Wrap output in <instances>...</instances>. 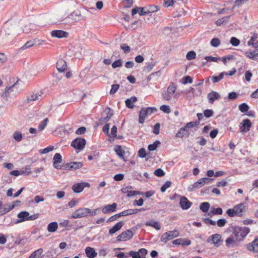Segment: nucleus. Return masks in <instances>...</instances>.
<instances>
[{"mask_svg": "<svg viewBox=\"0 0 258 258\" xmlns=\"http://www.w3.org/2000/svg\"><path fill=\"white\" fill-rule=\"evenodd\" d=\"M154 173L156 176L158 177L163 176L165 174V172H164V171L160 168H158L156 170H155Z\"/></svg>", "mask_w": 258, "mask_h": 258, "instance_id": "nucleus-57", "label": "nucleus"}, {"mask_svg": "<svg viewBox=\"0 0 258 258\" xmlns=\"http://www.w3.org/2000/svg\"><path fill=\"white\" fill-rule=\"evenodd\" d=\"M160 109L166 113H169L171 112L170 108L168 105H163L160 107Z\"/></svg>", "mask_w": 258, "mask_h": 258, "instance_id": "nucleus-52", "label": "nucleus"}, {"mask_svg": "<svg viewBox=\"0 0 258 258\" xmlns=\"http://www.w3.org/2000/svg\"><path fill=\"white\" fill-rule=\"evenodd\" d=\"M186 132H187V130L186 127H185V126L183 127H181L176 133L175 137L176 138H182L185 134Z\"/></svg>", "mask_w": 258, "mask_h": 258, "instance_id": "nucleus-41", "label": "nucleus"}, {"mask_svg": "<svg viewBox=\"0 0 258 258\" xmlns=\"http://www.w3.org/2000/svg\"><path fill=\"white\" fill-rule=\"evenodd\" d=\"M90 184L88 182H81L75 184L72 186V189L75 193H80L85 187H89Z\"/></svg>", "mask_w": 258, "mask_h": 258, "instance_id": "nucleus-12", "label": "nucleus"}, {"mask_svg": "<svg viewBox=\"0 0 258 258\" xmlns=\"http://www.w3.org/2000/svg\"><path fill=\"white\" fill-rule=\"evenodd\" d=\"M86 142L84 138H77L72 141L71 146L76 149L82 150L84 148Z\"/></svg>", "mask_w": 258, "mask_h": 258, "instance_id": "nucleus-10", "label": "nucleus"}, {"mask_svg": "<svg viewBox=\"0 0 258 258\" xmlns=\"http://www.w3.org/2000/svg\"><path fill=\"white\" fill-rule=\"evenodd\" d=\"M58 228V224L56 222H52L50 223L47 226V231L49 232H54Z\"/></svg>", "mask_w": 258, "mask_h": 258, "instance_id": "nucleus-32", "label": "nucleus"}, {"mask_svg": "<svg viewBox=\"0 0 258 258\" xmlns=\"http://www.w3.org/2000/svg\"><path fill=\"white\" fill-rule=\"evenodd\" d=\"M16 84H14L11 86L7 87L1 96L5 99L8 100V97L10 96V93L13 91V88L15 87Z\"/></svg>", "mask_w": 258, "mask_h": 258, "instance_id": "nucleus-25", "label": "nucleus"}, {"mask_svg": "<svg viewBox=\"0 0 258 258\" xmlns=\"http://www.w3.org/2000/svg\"><path fill=\"white\" fill-rule=\"evenodd\" d=\"M120 48L122 50H123L125 53H128V52H130L131 50L130 47L125 43L121 44L120 46Z\"/></svg>", "mask_w": 258, "mask_h": 258, "instance_id": "nucleus-60", "label": "nucleus"}, {"mask_svg": "<svg viewBox=\"0 0 258 258\" xmlns=\"http://www.w3.org/2000/svg\"><path fill=\"white\" fill-rule=\"evenodd\" d=\"M245 56L251 59L256 60L258 56V49H256L252 51H247L245 52Z\"/></svg>", "mask_w": 258, "mask_h": 258, "instance_id": "nucleus-28", "label": "nucleus"}, {"mask_svg": "<svg viewBox=\"0 0 258 258\" xmlns=\"http://www.w3.org/2000/svg\"><path fill=\"white\" fill-rule=\"evenodd\" d=\"M212 213L214 215H221L223 213V210L221 208H217L215 209H213L211 211Z\"/></svg>", "mask_w": 258, "mask_h": 258, "instance_id": "nucleus-62", "label": "nucleus"}, {"mask_svg": "<svg viewBox=\"0 0 258 258\" xmlns=\"http://www.w3.org/2000/svg\"><path fill=\"white\" fill-rule=\"evenodd\" d=\"M43 249L39 248L35 251H34L31 255L29 256L28 258H39L40 257L41 254L43 252Z\"/></svg>", "mask_w": 258, "mask_h": 258, "instance_id": "nucleus-36", "label": "nucleus"}, {"mask_svg": "<svg viewBox=\"0 0 258 258\" xmlns=\"http://www.w3.org/2000/svg\"><path fill=\"white\" fill-rule=\"evenodd\" d=\"M212 180V179L204 177L199 179L194 184L189 185L188 187V190L190 191H194L196 189L200 188L204 186L206 183H208Z\"/></svg>", "mask_w": 258, "mask_h": 258, "instance_id": "nucleus-5", "label": "nucleus"}, {"mask_svg": "<svg viewBox=\"0 0 258 258\" xmlns=\"http://www.w3.org/2000/svg\"><path fill=\"white\" fill-rule=\"evenodd\" d=\"M221 237V235L220 234H213L208 238L207 242L209 243H211L214 244L216 246L218 247L220 246L222 241Z\"/></svg>", "mask_w": 258, "mask_h": 258, "instance_id": "nucleus-11", "label": "nucleus"}, {"mask_svg": "<svg viewBox=\"0 0 258 258\" xmlns=\"http://www.w3.org/2000/svg\"><path fill=\"white\" fill-rule=\"evenodd\" d=\"M245 205L243 203H240L234 207V210L237 216H241L245 212Z\"/></svg>", "mask_w": 258, "mask_h": 258, "instance_id": "nucleus-24", "label": "nucleus"}, {"mask_svg": "<svg viewBox=\"0 0 258 258\" xmlns=\"http://www.w3.org/2000/svg\"><path fill=\"white\" fill-rule=\"evenodd\" d=\"M48 121V119L47 118H46L45 119H44L41 122V123L39 125L38 130L39 131H42V130H44L45 128V127H46Z\"/></svg>", "mask_w": 258, "mask_h": 258, "instance_id": "nucleus-48", "label": "nucleus"}, {"mask_svg": "<svg viewBox=\"0 0 258 258\" xmlns=\"http://www.w3.org/2000/svg\"><path fill=\"white\" fill-rule=\"evenodd\" d=\"M119 88L118 84H113L111 86V89L110 91V94H115Z\"/></svg>", "mask_w": 258, "mask_h": 258, "instance_id": "nucleus-61", "label": "nucleus"}, {"mask_svg": "<svg viewBox=\"0 0 258 258\" xmlns=\"http://www.w3.org/2000/svg\"><path fill=\"white\" fill-rule=\"evenodd\" d=\"M196 53L194 51H190L187 52L186 58L187 60H192L196 58Z\"/></svg>", "mask_w": 258, "mask_h": 258, "instance_id": "nucleus-47", "label": "nucleus"}, {"mask_svg": "<svg viewBox=\"0 0 258 258\" xmlns=\"http://www.w3.org/2000/svg\"><path fill=\"white\" fill-rule=\"evenodd\" d=\"M39 214H34L32 215H30V214L27 211H22L19 213L17 215V217L19 218L16 222V224L21 223L25 221H32L36 220L38 218Z\"/></svg>", "mask_w": 258, "mask_h": 258, "instance_id": "nucleus-3", "label": "nucleus"}, {"mask_svg": "<svg viewBox=\"0 0 258 258\" xmlns=\"http://www.w3.org/2000/svg\"><path fill=\"white\" fill-rule=\"evenodd\" d=\"M109 250L107 248H101L99 249L98 253L100 256H105Z\"/></svg>", "mask_w": 258, "mask_h": 258, "instance_id": "nucleus-55", "label": "nucleus"}, {"mask_svg": "<svg viewBox=\"0 0 258 258\" xmlns=\"http://www.w3.org/2000/svg\"><path fill=\"white\" fill-rule=\"evenodd\" d=\"M171 185V182L170 181H167L165 182V183L161 187V191L162 192H164L166 191V190L170 187Z\"/></svg>", "mask_w": 258, "mask_h": 258, "instance_id": "nucleus-49", "label": "nucleus"}, {"mask_svg": "<svg viewBox=\"0 0 258 258\" xmlns=\"http://www.w3.org/2000/svg\"><path fill=\"white\" fill-rule=\"evenodd\" d=\"M128 255L133 258H141V255L138 251H131L128 253Z\"/></svg>", "mask_w": 258, "mask_h": 258, "instance_id": "nucleus-64", "label": "nucleus"}, {"mask_svg": "<svg viewBox=\"0 0 258 258\" xmlns=\"http://www.w3.org/2000/svg\"><path fill=\"white\" fill-rule=\"evenodd\" d=\"M35 43H36V39L32 40L27 42L23 46L21 47V49L22 50L28 48L32 46H33Z\"/></svg>", "mask_w": 258, "mask_h": 258, "instance_id": "nucleus-37", "label": "nucleus"}, {"mask_svg": "<svg viewBox=\"0 0 258 258\" xmlns=\"http://www.w3.org/2000/svg\"><path fill=\"white\" fill-rule=\"evenodd\" d=\"M83 165L82 162H72L66 165V168L70 170H77L82 168Z\"/></svg>", "mask_w": 258, "mask_h": 258, "instance_id": "nucleus-15", "label": "nucleus"}, {"mask_svg": "<svg viewBox=\"0 0 258 258\" xmlns=\"http://www.w3.org/2000/svg\"><path fill=\"white\" fill-rule=\"evenodd\" d=\"M210 208V204L208 202L202 203L200 206V209L203 212H207L209 210Z\"/></svg>", "mask_w": 258, "mask_h": 258, "instance_id": "nucleus-40", "label": "nucleus"}, {"mask_svg": "<svg viewBox=\"0 0 258 258\" xmlns=\"http://www.w3.org/2000/svg\"><path fill=\"white\" fill-rule=\"evenodd\" d=\"M51 35L53 37L67 38L68 37V33L63 30H53L51 32Z\"/></svg>", "mask_w": 258, "mask_h": 258, "instance_id": "nucleus-18", "label": "nucleus"}, {"mask_svg": "<svg viewBox=\"0 0 258 258\" xmlns=\"http://www.w3.org/2000/svg\"><path fill=\"white\" fill-rule=\"evenodd\" d=\"M221 96L217 92L212 91L207 95V98L209 100V102L211 104H213L214 102L220 98Z\"/></svg>", "mask_w": 258, "mask_h": 258, "instance_id": "nucleus-20", "label": "nucleus"}, {"mask_svg": "<svg viewBox=\"0 0 258 258\" xmlns=\"http://www.w3.org/2000/svg\"><path fill=\"white\" fill-rule=\"evenodd\" d=\"M42 98V95L41 94L38 93H33L31 94L30 96H28L25 102L26 103H30L33 101H35L36 100H38Z\"/></svg>", "mask_w": 258, "mask_h": 258, "instance_id": "nucleus-22", "label": "nucleus"}, {"mask_svg": "<svg viewBox=\"0 0 258 258\" xmlns=\"http://www.w3.org/2000/svg\"><path fill=\"white\" fill-rule=\"evenodd\" d=\"M214 112L211 109H206L204 112V116L207 118H209L213 116Z\"/></svg>", "mask_w": 258, "mask_h": 258, "instance_id": "nucleus-63", "label": "nucleus"}, {"mask_svg": "<svg viewBox=\"0 0 258 258\" xmlns=\"http://www.w3.org/2000/svg\"><path fill=\"white\" fill-rule=\"evenodd\" d=\"M14 139L17 142H20L22 139V135L19 132H15L13 134Z\"/></svg>", "mask_w": 258, "mask_h": 258, "instance_id": "nucleus-45", "label": "nucleus"}, {"mask_svg": "<svg viewBox=\"0 0 258 258\" xmlns=\"http://www.w3.org/2000/svg\"><path fill=\"white\" fill-rule=\"evenodd\" d=\"M98 209L91 210L87 208H81L74 212L71 217L74 219H78L88 216H95Z\"/></svg>", "mask_w": 258, "mask_h": 258, "instance_id": "nucleus-1", "label": "nucleus"}, {"mask_svg": "<svg viewBox=\"0 0 258 258\" xmlns=\"http://www.w3.org/2000/svg\"><path fill=\"white\" fill-rule=\"evenodd\" d=\"M79 17V15L76 13H72L70 15L67 16L64 14H59L55 16L56 22L55 23L58 24H64L66 23L70 22V19H74L73 18L74 16ZM76 20V19H74Z\"/></svg>", "mask_w": 258, "mask_h": 258, "instance_id": "nucleus-4", "label": "nucleus"}, {"mask_svg": "<svg viewBox=\"0 0 258 258\" xmlns=\"http://www.w3.org/2000/svg\"><path fill=\"white\" fill-rule=\"evenodd\" d=\"M134 236V233L131 230H127L121 232L116 237L117 241H126L131 239Z\"/></svg>", "mask_w": 258, "mask_h": 258, "instance_id": "nucleus-8", "label": "nucleus"}, {"mask_svg": "<svg viewBox=\"0 0 258 258\" xmlns=\"http://www.w3.org/2000/svg\"><path fill=\"white\" fill-rule=\"evenodd\" d=\"M137 98L135 96H133L125 101V105L129 108H133L134 107L133 103L137 102Z\"/></svg>", "mask_w": 258, "mask_h": 258, "instance_id": "nucleus-31", "label": "nucleus"}, {"mask_svg": "<svg viewBox=\"0 0 258 258\" xmlns=\"http://www.w3.org/2000/svg\"><path fill=\"white\" fill-rule=\"evenodd\" d=\"M239 110L242 112L245 113L249 109V106L245 103H243L239 105L238 106Z\"/></svg>", "mask_w": 258, "mask_h": 258, "instance_id": "nucleus-42", "label": "nucleus"}, {"mask_svg": "<svg viewBox=\"0 0 258 258\" xmlns=\"http://www.w3.org/2000/svg\"><path fill=\"white\" fill-rule=\"evenodd\" d=\"M145 225L146 226H149L154 227L156 230H160L161 228V226L158 222L155 221L154 220H150L146 223Z\"/></svg>", "mask_w": 258, "mask_h": 258, "instance_id": "nucleus-34", "label": "nucleus"}, {"mask_svg": "<svg viewBox=\"0 0 258 258\" xmlns=\"http://www.w3.org/2000/svg\"><path fill=\"white\" fill-rule=\"evenodd\" d=\"M3 211H1V214H5L14 208V205L11 204L3 206Z\"/></svg>", "mask_w": 258, "mask_h": 258, "instance_id": "nucleus-38", "label": "nucleus"}, {"mask_svg": "<svg viewBox=\"0 0 258 258\" xmlns=\"http://www.w3.org/2000/svg\"><path fill=\"white\" fill-rule=\"evenodd\" d=\"M246 248L250 251L254 252H258V238L255 239L251 243L246 245Z\"/></svg>", "mask_w": 258, "mask_h": 258, "instance_id": "nucleus-19", "label": "nucleus"}, {"mask_svg": "<svg viewBox=\"0 0 258 258\" xmlns=\"http://www.w3.org/2000/svg\"><path fill=\"white\" fill-rule=\"evenodd\" d=\"M60 226L62 227H72V225L70 224V221L68 220H64L59 223Z\"/></svg>", "mask_w": 258, "mask_h": 258, "instance_id": "nucleus-54", "label": "nucleus"}, {"mask_svg": "<svg viewBox=\"0 0 258 258\" xmlns=\"http://www.w3.org/2000/svg\"><path fill=\"white\" fill-rule=\"evenodd\" d=\"M172 243L174 245H181L183 246L189 245L191 244L190 240L185 238H179L175 239L172 241Z\"/></svg>", "mask_w": 258, "mask_h": 258, "instance_id": "nucleus-23", "label": "nucleus"}, {"mask_svg": "<svg viewBox=\"0 0 258 258\" xmlns=\"http://www.w3.org/2000/svg\"><path fill=\"white\" fill-rule=\"evenodd\" d=\"M221 41L218 38H213L210 42L211 45L213 47H218L220 45Z\"/></svg>", "mask_w": 258, "mask_h": 258, "instance_id": "nucleus-43", "label": "nucleus"}, {"mask_svg": "<svg viewBox=\"0 0 258 258\" xmlns=\"http://www.w3.org/2000/svg\"><path fill=\"white\" fill-rule=\"evenodd\" d=\"M53 149H54L53 146H50L45 149L40 150V153L41 154H46L50 151H52L53 150Z\"/></svg>", "mask_w": 258, "mask_h": 258, "instance_id": "nucleus-56", "label": "nucleus"}, {"mask_svg": "<svg viewBox=\"0 0 258 258\" xmlns=\"http://www.w3.org/2000/svg\"><path fill=\"white\" fill-rule=\"evenodd\" d=\"M230 16H227L225 17H223L221 19H220L216 21V24L217 26H220L223 24L224 23H226L227 22V20L229 19Z\"/></svg>", "mask_w": 258, "mask_h": 258, "instance_id": "nucleus-46", "label": "nucleus"}, {"mask_svg": "<svg viewBox=\"0 0 258 258\" xmlns=\"http://www.w3.org/2000/svg\"><path fill=\"white\" fill-rule=\"evenodd\" d=\"M114 151L116 152V154L121 159H122L124 161H125V158L124 157L125 152L121 148L120 146H115L114 147Z\"/></svg>", "mask_w": 258, "mask_h": 258, "instance_id": "nucleus-29", "label": "nucleus"}, {"mask_svg": "<svg viewBox=\"0 0 258 258\" xmlns=\"http://www.w3.org/2000/svg\"><path fill=\"white\" fill-rule=\"evenodd\" d=\"M160 144L161 143L159 141H156L153 144L148 145V149L150 151H155Z\"/></svg>", "mask_w": 258, "mask_h": 258, "instance_id": "nucleus-39", "label": "nucleus"}, {"mask_svg": "<svg viewBox=\"0 0 258 258\" xmlns=\"http://www.w3.org/2000/svg\"><path fill=\"white\" fill-rule=\"evenodd\" d=\"M179 205L183 210H187L191 206L192 203L189 201L185 197H181Z\"/></svg>", "mask_w": 258, "mask_h": 258, "instance_id": "nucleus-14", "label": "nucleus"}, {"mask_svg": "<svg viewBox=\"0 0 258 258\" xmlns=\"http://www.w3.org/2000/svg\"><path fill=\"white\" fill-rule=\"evenodd\" d=\"M230 42L234 46H237L240 44L239 40L234 37H231Z\"/></svg>", "mask_w": 258, "mask_h": 258, "instance_id": "nucleus-51", "label": "nucleus"}, {"mask_svg": "<svg viewBox=\"0 0 258 258\" xmlns=\"http://www.w3.org/2000/svg\"><path fill=\"white\" fill-rule=\"evenodd\" d=\"M122 64V60L121 59H118L112 63V67L113 69H115L121 67Z\"/></svg>", "mask_w": 258, "mask_h": 258, "instance_id": "nucleus-50", "label": "nucleus"}, {"mask_svg": "<svg viewBox=\"0 0 258 258\" xmlns=\"http://www.w3.org/2000/svg\"><path fill=\"white\" fill-rule=\"evenodd\" d=\"M176 89V86L172 83L168 87L167 91H165L162 93L163 98L167 101L170 100L172 96Z\"/></svg>", "mask_w": 258, "mask_h": 258, "instance_id": "nucleus-7", "label": "nucleus"}, {"mask_svg": "<svg viewBox=\"0 0 258 258\" xmlns=\"http://www.w3.org/2000/svg\"><path fill=\"white\" fill-rule=\"evenodd\" d=\"M103 114H105L104 117H101L99 120L98 125H101L104 123H107L110 120L111 117L113 115V111L109 108H106Z\"/></svg>", "mask_w": 258, "mask_h": 258, "instance_id": "nucleus-9", "label": "nucleus"}, {"mask_svg": "<svg viewBox=\"0 0 258 258\" xmlns=\"http://www.w3.org/2000/svg\"><path fill=\"white\" fill-rule=\"evenodd\" d=\"M147 10L149 11V14L153 13L159 10V7L157 6H150L147 8Z\"/></svg>", "mask_w": 258, "mask_h": 258, "instance_id": "nucleus-58", "label": "nucleus"}, {"mask_svg": "<svg viewBox=\"0 0 258 258\" xmlns=\"http://www.w3.org/2000/svg\"><path fill=\"white\" fill-rule=\"evenodd\" d=\"M147 114L146 112L144 111V108H142L139 113V122L140 123H143L145 121L146 117L147 116Z\"/></svg>", "mask_w": 258, "mask_h": 258, "instance_id": "nucleus-35", "label": "nucleus"}, {"mask_svg": "<svg viewBox=\"0 0 258 258\" xmlns=\"http://www.w3.org/2000/svg\"><path fill=\"white\" fill-rule=\"evenodd\" d=\"M132 189H133L132 186H127L122 188L121 190L123 194H126L127 197H132L134 196L135 193V190H132Z\"/></svg>", "mask_w": 258, "mask_h": 258, "instance_id": "nucleus-30", "label": "nucleus"}, {"mask_svg": "<svg viewBox=\"0 0 258 258\" xmlns=\"http://www.w3.org/2000/svg\"><path fill=\"white\" fill-rule=\"evenodd\" d=\"M251 127V121L249 119H245L243 120L241 125H240V130L241 132H247Z\"/></svg>", "mask_w": 258, "mask_h": 258, "instance_id": "nucleus-13", "label": "nucleus"}, {"mask_svg": "<svg viewBox=\"0 0 258 258\" xmlns=\"http://www.w3.org/2000/svg\"><path fill=\"white\" fill-rule=\"evenodd\" d=\"M199 121H192V122H188L186 124V125L185 126V127H186V128H191V127H193L195 126H197L198 125H199Z\"/></svg>", "mask_w": 258, "mask_h": 258, "instance_id": "nucleus-59", "label": "nucleus"}, {"mask_svg": "<svg viewBox=\"0 0 258 258\" xmlns=\"http://www.w3.org/2000/svg\"><path fill=\"white\" fill-rule=\"evenodd\" d=\"M144 111L146 112L147 115H151L154 112L157 111V109L155 107H147L144 108Z\"/></svg>", "mask_w": 258, "mask_h": 258, "instance_id": "nucleus-44", "label": "nucleus"}, {"mask_svg": "<svg viewBox=\"0 0 258 258\" xmlns=\"http://www.w3.org/2000/svg\"><path fill=\"white\" fill-rule=\"evenodd\" d=\"M7 60V56L3 53H0V66L6 62Z\"/></svg>", "mask_w": 258, "mask_h": 258, "instance_id": "nucleus-53", "label": "nucleus"}, {"mask_svg": "<svg viewBox=\"0 0 258 258\" xmlns=\"http://www.w3.org/2000/svg\"><path fill=\"white\" fill-rule=\"evenodd\" d=\"M62 162V157L59 153H56L53 158V165L56 169H61V165L59 164Z\"/></svg>", "mask_w": 258, "mask_h": 258, "instance_id": "nucleus-16", "label": "nucleus"}, {"mask_svg": "<svg viewBox=\"0 0 258 258\" xmlns=\"http://www.w3.org/2000/svg\"><path fill=\"white\" fill-rule=\"evenodd\" d=\"M86 256L88 258H94L97 255V253L95 251V249L91 247H87L85 249Z\"/></svg>", "mask_w": 258, "mask_h": 258, "instance_id": "nucleus-26", "label": "nucleus"}, {"mask_svg": "<svg viewBox=\"0 0 258 258\" xmlns=\"http://www.w3.org/2000/svg\"><path fill=\"white\" fill-rule=\"evenodd\" d=\"M231 228L232 235L236 241H242L250 232L249 228L247 227L236 226Z\"/></svg>", "mask_w": 258, "mask_h": 258, "instance_id": "nucleus-2", "label": "nucleus"}, {"mask_svg": "<svg viewBox=\"0 0 258 258\" xmlns=\"http://www.w3.org/2000/svg\"><path fill=\"white\" fill-rule=\"evenodd\" d=\"M225 72H222L218 76H211L208 78V80L211 79L213 83H216L221 81L224 77Z\"/></svg>", "mask_w": 258, "mask_h": 258, "instance_id": "nucleus-33", "label": "nucleus"}, {"mask_svg": "<svg viewBox=\"0 0 258 258\" xmlns=\"http://www.w3.org/2000/svg\"><path fill=\"white\" fill-rule=\"evenodd\" d=\"M124 222L123 221H120L117 223L114 226L109 229V233L111 235L114 234L116 232L119 231L121 228Z\"/></svg>", "mask_w": 258, "mask_h": 258, "instance_id": "nucleus-27", "label": "nucleus"}, {"mask_svg": "<svg viewBox=\"0 0 258 258\" xmlns=\"http://www.w3.org/2000/svg\"><path fill=\"white\" fill-rule=\"evenodd\" d=\"M56 67L59 72H63L67 69V63L62 59H59L56 63Z\"/></svg>", "mask_w": 258, "mask_h": 258, "instance_id": "nucleus-21", "label": "nucleus"}, {"mask_svg": "<svg viewBox=\"0 0 258 258\" xmlns=\"http://www.w3.org/2000/svg\"><path fill=\"white\" fill-rule=\"evenodd\" d=\"M179 235V232L177 230H174L173 231H169L162 234L160 240L161 241L166 243L167 241L173 239L174 238L178 237Z\"/></svg>", "mask_w": 258, "mask_h": 258, "instance_id": "nucleus-6", "label": "nucleus"}, {"mask_svg": "<svg viewBox=\"0 0 258 258\" xmlns=\"http://www.w3.org/2000/svg\"><path fill=\"white\" fill-rule=\"evenodd\" d=\"M117 208V204L113 203L111 205H107L105 206L102 209V211L104 214H109L110 213L114 212L116 211Z\"/></svg>", "mask_w": 258, "mask_h": 258, "instance_id": "nucleus-17", "label": "nucleus"}]
</instances>
